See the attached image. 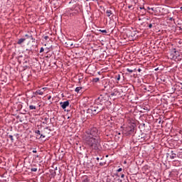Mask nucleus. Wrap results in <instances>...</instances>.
Returning a JSON list of instances; mask_svg holds the SVG:
<instances>
[{
    "label": "nucleus",
    "mask_w": 182,
    "mask_h": 182,
    "mask_svg": "<svg viewBox=\"0 0 182 182\" xmlns=\"http://www.w3.org/2000/svg\"><path fill=\"white\" fill-rule=\"evenodd\" d=\"M83 140L91 150L102 151V138H100V133L97 128L90 127L84 134Z\"/></svg>",
    "instance_id": "nucleus-1"
},
{
    "label": "nucleus",
    "mask_w": 182,
    "mask_h": 182,
    "mask_svg": "<svg viewBox=\"0 0 182 182\" xmlns=\"http://www.w3.org/2000/svg\"><path fill=\"white\" fill-rule=\"evenodd\" d=\"M107 102L106 95H100L95 100V104L91 105L86 112L84 111L83 119H92L93 116L99 114L105 109V103Z\"/></svg>",
    "instance_id": "nucleus-2"
},
{
    "label": "nucleus",
    "mask_w": 182,
    "mask_h": 182,
    "mask_svg": "<svg viewBox=\"0 0 182 182\" xmlns=\"http://www.w3.org/2000/svg\"><path fill=\"white\" fill-rule=\"evenodd\" d=\"M69 4H73V6L71 8L67 9V14L72 18V16H76L77 14L80 12V7L79 4L75 1V0H71Z\"/></svg>",
    "instance_id": "nucleus-3"
},
{
    "label": "nucleus",
    "mask_w": 182,
    "mask_h": 182,
    "mask_svg": "<svg viewBox=\"0 0 182 182\" xmlns=\"http://www.w3.org/2000/svg\"><path fill=\"white\" fill-rule=\"evenodd\" d=\"M138 140L140 141H147V140H150V135L144 133H141V135L139 136Z\"/></svg>",
    "instance_id": "nucleus-4"
},
{
    "label": "nucleus",
    "mask_w": 182,
    "mask_h": 182,
    "mask_svg": "<svg viewBox=\"0 0 182 182\" xmlns=\"http://www.w3.org/2000/svg\"><path fill=\"white\" fill-rule=\"evenodd\" d=\"M136 125L134 124H133L132 125L129 126L128 127H127V129H126L127 136H130V135L133 134V133H134V127Z\"/></svg>",
    "instance_id": "nucleus-5"
},
{
    "label": "nucleus",
    "mask_w": 182,
    "mask_h": 182,
    "mask_svg": "<svg viewBox=\"0 0 182 182\" xmlns=\"http://www.w3.org/2000/svg\"><path fill=\"white\" fill-rule=\"evenodd\" d=\"M166 157L171 159L174 160V159H177V154L176 153V151H169V153L166 154Z\"/></svg>",
    "instance_id": "nucleus-6"
},
{
    "label": "nucleus",
    "mask_w": 182,
    "mask_h": 182,
    "mask_svg": "<svg viewBox=\"0 0 182 182\" xmlns=\"http://www.w3.org/2000/svg\"><path fill=\"white\" fill-rule=\"evenodd\" d=\"M69 105H70L69 100L60 102V107H62L63 110H65V109H66L68 106H69Z\"/></svg>",
    "instance_id": "nucleus-7"
},
{
    "label": "nucleus",
    "mask_w": 182,
    "mask_h": 182,
    "mask_svg": "<svg viewBox=\"0 0 182 182\" xmlns=\"http://www.w3.org/2000/svg\"><path fill=\"white\" fill-rule=\"evenodd\" d=\"M111 96H120V92L119 91V89L114 88L111 93Z\"/></svg>",
    "instance_id": "nucleus-8"
},
{
    "label": "nucleus",
    "mask_w": 182,
    "mask_h": 182,
    "mask_svg": "<svg viewBox=\"0 0 182 182\" xmlns=\"http://www.w3.org/2000/svg\"><path fill=\"white\" fill-rule=\"evenodd\" d=\"M30 48V55H33L36 50H38V47L36 46H32Z\"/></svg>",
    "instance_id": "nucleus-9"
},
{
    "label": "nucleus",
    "mask_w": 182,
    "mask_h": 182,
    "mask_svg": "<svg viewBox=\"0 0 182 182\" xmlns=\"http://www.w3.org/2000/svg\"><path fill=\"white\" fill-rule=\"evenodd\" d=\"M105 14L109 18V19H112V18H113V11H112V10H107Z\"/></svg>",
    "instance_id": "nucleus-10"
},
{
    "label": "nucleus",
    "mask_w": 182,
    "mask_h": 182,
    "mask_svg": "<svg viewBox=\"0 0 182 182\" xmlns=\"http://www.w3.org/2000/svg\"><path fill=\"white\" fill-rule=\"evenodd\" d=\"M33 95H35L36 96H38V95L42 96L43 95V91H42V90H37L36 92H33Z\"/></svg>",
    "instance_id": "nucleus-11"
},
{
    "label": "nucleus",
    "mask_w": 182,
    "mask_h": 182,
    "mask_svg": "<svg viewBox=\"0 0 182 182\" xmlns=\"http://www.w3.org/2000/svg\"><path fill=\"white\" fill-rule=\"evenodd\" d=\"M25 41H26V38H19L17 41V45H22Z\"/></svg>",
    "instance_id": "nucleus-12"
},
{
    "label": "nucleus",
    "mask_w": 182,
    "mask_h": 182,
    "mask_svg": "<svg viewBox=\"0 0 182 182\" xmlns=\"http://www.w3.org/2000/svg\"><path fill=\"white\" fill-rule=\"evenodd\" d=\"M114 79L117 80V83H119V80L121 79L120 74H117L114 76Z\"/></svg>",
    "instance_id": "nucleus-13"
},
{
    "label": "nucleus",
    "mask_w": 182,
    "mask_h": 182,
    "mask_svg": "<svg viewBox=\"0 0 182 182\" xmlns=\"http://www.w3.org/2000/svg\"><path fill=\"white\" fill-rule=\"evenodd\" d=\"M43 120H44L43 122V124H48V120H49V117H44L43 118Z\"/></svg>",
    "instance_id": "nucleus-14"
},
{
    "label": "nucleus",
    "mask_w": 182,
    "mask_h": 182,
    "mask_svg": "<svg viewBox=\"0 0 182 182\" xmlns=\"http://www.w3.org/2000/svg\"><path fill=\"white\" fill-rule=\"evenodd\" d=\"M82 182H90V179H89V178H87V176H84L82 178Z\"/></svg>",
    "instance_id": "nucleus-15"
},
{
    "label": "nucleus",
    "mask_w": 182,
    "mask_h": 182,
    "mask_svg": "<svg viewBox=\"0 0 182 182\" xmlns=\"http://www.w3.org/2000/svg\"><path fill=\"white\" fill-rule=\"evenodd\" d=\"M99 80H100V78H99V77H95V78H93V79L92 80V83H97V82H99Z\"/></svg>",
    "instance_id": "nucleus-16"
},
{
    "label": "nucleus",
    "mask_w": 182,
    "mask_h": 182,
    "mask_svg": "<svg viewBox=\"0 0 182 182\" xmlns=\"http://www.w3.org/2000/svg\"><path fill=\"white\" fill-rule=\"evenodd\" d=\"M28 109H29V110H36V106L29 105Z\"/></svg>",
    "instance_id": "nucleus-17"
},
{
    "label": "nucleus",
    "mask_w": 182,
    "mask_h": 182,
    "mask_svg": "<svg viewBox=\"0 0 182 182\" xmlns=\"http://www.w3.org/2000/svg\"><path fill=\"white\" fill-rule=\"evenodd\" d=\"M80 90H82V87H77L75 90V92H76L77 93H79Z\"/></svg>",
    "instance_id": "nucleus-18"
},
{
    "label": "nucleus",
    "mask_w": 182,
    "mask_h": 182,
    "mask_svg": "<svg viewBox=\"0 0 182 182\" xmlns=\"http://www.w3.org/2000/svg\"><path fill=\"white\" fill-rule=\"evenodd\" d=\"M9 138L11 139V143H14V136H12V135H9Z\"/></svg>",
    "instance_id": "nucleus-19"
},
{
    "label": "nucleus",
    "mask_w": 182,
    "mask_h": 182,
    "mask_svg": "<svg viewBox=\"0 0 182 182\" xmlns=\"http://www.w3.org/2000/svg\"><path fill=\"white\" fill-rule=\"evenodd\" d=\"M100 32H102V33H105V35H106V33H107V31L106 30H99Z\"/></svg>",
    "instance_id": "nucleus-20"
},
{
    "label": "nucleus",
    "mask_w": 182,
    "mask_h": 182,
    "mask_svg": "<svg viewBox=\"0 0 182 182\" xmlns=\"http://www.w3.org/2000/svg\"><path fill=\"white\" fill-rule=\"evenodd\" d=\"M127 71L129 73H133V72H134V70H130L129 68H127Z\"/></svg>",
    "instance_id": "nucleus-21"
},
{
    "label": "nucleus",
    "mask_w": 182,
    "mask_h": 182,
    "mask_svg": "<svg viewBox=\"0 0 182 182\" xmlns=\"http://www.w3.org/2000/svg\"><path fill=\"white\" fill-rule=\"evenodd\" d=\"M35 133H36V134H38V136H41V131L40 130H36Z\"/></svg>",
    "instance_id": "nucleus-22"
},
{
    "label": "nucleus",
    "mask_w": 182,
    "mask_h": 182,
    "mask_svg": "<svg viewBox=\"0 0 182 182\" xmlns=\"http://www.w3.org/2000/svg\"><path fill=\"white\" fill-rule=\"evenodd\" d=\"M31 171L36 172V171H38V168H31Z\"/></svg>",
    "instance_id": "nucleus-23"
},
{
    "label": "nucleus",
    "mask_w": 182,
    "mask_h": 182,
    "mask_svg": "<svg viewBox=\"0 0 182 182\" xmlns=\"http://www.w3.org/2000/svg\"><path fill=\"white\" fill-rule=\"evenodd\" d=\"M29 39H31V41H33V42H35V38H33V36L32 35H30Z\"/></svg>",
    "instance_id": "nucleus-24"
},
{
    "label": "nucleus",
    "mask_w": 182,
    "mask_h": 182,
    "mask_svg": "<svg viewBox=\"0 0 182 182\" xmlns=\"http://www.w3.org/2000/svg\"><path fill=\"white\" fill-rule=\"evenodd\" d=\"M163 122L164 121H161V119H158L159 124H163Z\"/></svg>",
    "instance_id": "nucleus-25"
},
{
    "label": "nucleus",
    "mask_w": 182,
    "mask_h": 182,
    "mask_svg": "<svg viewBox=\"0 0 182 182\" xmlns=\"http://www.w3.org/2000/svg\"><path fill=\"white\" fill-rule=\"evenodd\" d=\"M25 38H26L27 39H29L31 38V35L26 34Z\"/></svg>",
    "instance_id": "nucleus-26"
},
{
    "label": "nucleus",
    "mask_w": 182,
    "mask_h": 182,
    "mask_svg": "<svg viewBox=\"0 0 182 182\" xmlns=\"http://www.w3.org/2000/svg\"><path fill=\"white\" fill-rule=\"evenodd\" d=\"M26 50L28 52V55H31V48H27Z\"/></svg>",
    "instance_id": "nucleus-27"
},
{
    "label": "nucleus",
    "mask_w": 182,
    "mask_h": 182,
    "mask_svg": "<svg viewBox=\"0 0 182 182\" xmlns=\"http://www.w3.org/2000/svg\"><path fill=\"white\" fill-rule=\"evenodd\" d=\"M44 50H45V48H43V47H41L40 50V53H42V52H43Z\"/></svg>",
    "instance_id": "nucleus-28"
},
{
    "label": "nucleus",
    "mask_w": 182,
    "mask_h": 182,
    "mask_svg": "<svg viewBox=\"0 0 182 182\" xmlns=\"http://www.w3.org/2000/svg\"><path fill=\"white\" fill-rule=\"evenodd\" d=\"M46 136L43 134L40 135V139H45Z\"/></svg>",
    "instance_id": "nucleus-29"
},
{
    "label": "nucleus",
    "mask_w": 182,
    "mask_h": 182,
    "mask_svg": "<svg viewBox=\"0 0 182 182\" xmlns=\"http://www.w3.org/2000/svg\"><path fill=\"white\" fill-rule=\"evenodd\" d=\"M32 153H38V151H36V148H34L33 149Z\"/></svg>",
    "instance_id": "nucleus-30"
},
{
    "label": "nucleus",
    "mask_w": 182,
    "mask_h": 182,
    "mask_svg": "<svg viewBox=\"0 0 182 182\" xmlns=\"http://www.w3.org/2000/svg\"><path fill=\"white\" fill-rule=\"evenodd\" d=\"M149 29H151L153 28V24L150 23L149 25Z\"/></svg>",
    "instance_id": "nucleus-31"
},
{
    "label": "nucleus",
    "mask_w": 182,
    "mask_h": 182,
    "mask_svg": "<svg viewBox=\"0 0 182 182\" xmlns=\"http://www.w3.org/2000/svg\"><path fill=\"white\" fill-rule=\"evenodd\" d=\"M44 39L46 41H48V39H49V36H44Z\"/></svg>",
    "instance_id": "nucleus-32"
},
{
    "label": "nucleus",
    "mask_w": 182,
    "mask_h": 182,
    "mask_svg": "<svg viewBox=\"0 0 182 182\" xmlns=\"http://www.w3.org/2000/svg\"><path fill=\"white\" fill-rule=\"evenodd\" d=\"M122 170H123V169H122V168H119L117 169V171L118 173H120V171H122Z\"/></svg>",
    "instance_id": "nucleus-33"
},
{
    "label": "nucleus",
    "mask_w": 182,
    "mask_h": 182,
    "mask_svg": "<svg viewBox=\"0 0 182 182\" xmlns=\"http://www.w3.org/2000/svg\"><path fill=\"white\" fill-rule=\"evenodd\" d=\"M140 126L141 127H146V124H141Z\"/></svg>",
    "instance_id": "nucleus-34"
},
{
    "label": "nucleus",
    "mask_w": 182,
    "mask_h": 182,
    "mask_svg": "<svg viewBox=\"0 0 182 182\" xmlns=\"http://www.w3.org/2000/svg\"><path fill=\"white\" fill-rule=\"evenodd\" d=\"M144 90H147V92H151V90H148L146 87L144 88Z\"/></svg>",
    "instance_id": "nucleus-35"
},
{
    "label": "nucleus",
    "mask_w": 182,
    "mask_h": 182,
    "mask_svg": "<svg viewBox=\"0 0 182 182\" xmlns=\"http://www.w3.org/2000/svg\"><path fill=\"white\" fill-rule=\"evenodd\" d=\"M100 166H105V164H103V162H100Z\"/></svg>",
    "instance_id": "nucleus-36"
},
{
    "label": "nucleus",
    "mask_w": 182,
    "mask_h": 182,
    "mask_svg": "<svg viewBox=\"0 0 182 182\" xmlns=\"http://www.w3.org/2000/svg\"><path fill=\"white\" fill-rule=\"evenodd\" d=\"M121 178H124V174L122 173V174L121 175Z\"/></svg>",
    "instance_id": "nucleus-37"
},
{
    "label": "nucleus",
    "mask_w": 182,
    "mask_h": 182,
    "mask_svg": "<svg viewBox=\"0 0 182 182\" xmlns=\"http://www.w3.org/2000/svg\"><path fill=\"white\" fill-rule=\"evenodd\" d=\"M45 129H46V130H49V127H46L45 128Z\"/></svg>",
    "instance_id": "nucleus-38"
},
{
    "label": "nucleus",
    "mask_w": 182,
    "mask_h": 182,
    "mask_svg": "<svg viewBox=\"0 0 182 182\" xmlns=\"http://www.w3.org/2000/svg\"><path fill=\"white\" fill-rule=\"evenodd\" d=\"M139 9H144V6L139 7Z\"/></svg>",
    "instance_id": "nucleus-39"
},
{
    "label": "nucleus",
    "mask_w": 182,
    "mask_h": 182,
    "mask_svg": "<svg viewBox=\"0 0 182 182\" xmlns=\"http://www.w3.org/2000/svg\"><path fill=\"white\" fill-rule=\"evenodd\" d=\"M138 72H139V73L141 72V68H139V69H138Z\"/></svg>",
    "instance_id": "nucleus-40"
},
{
    "label": "nucleus",
    "mask_w": 182,
    "mask_h": 182,
    "mask_svg": "<svg viewBox=\"0 0 182 182\" xmlns=\"http://www.w3.org/2000/svg\"><path fill=\"white\" fill-rule=\"evenodd\" d=\"M14 136H15L16 137H18V136H19V134H14Z\"/></svg>",
    "instance_id": "nucleus-41"
},
{
    "label": "nucleus",
    "mask_w": 182,
    "mask_h": 182,
    "mask_svg": "<svg viewBox=\"0 0 182 182\" xmlns=\"http://www.w3.org/2000/svg\"><path fill=\"white\" fill-rule=\"evenodd\" d=\"M96 159L97 160V161H99V160H100V159L99 157H97Z\"/></svg>",
    "instance_id": "nucleus-42"
},
{
    "label": "nucleus",
    "mask_w": 182,
    "mask_h": 182,
    "mask_svg": "<svg viewBox=\"0 0 182 182\" xmlns=\"http://www.w3.org/2000/svg\"><path fill=\"white\" fill-rule=\"evenodd\" d=\"M147 9H148L149 11H150V9H151V8L147 7Z\"/></svg>",
    "instance_id": "nucleus-43"
},
{
    "label": "nucleus",
    "mask_w": 182,
    "mask_h": 182,
    "mask_svg": "<svg viewBox=\"0 0 182 182\" xmlns=\"http://www.w3.org/2000/svg\"><path fill=\"white\" fill-rule=\"evenodd\" d=\"M107 182H110V179H107Z\"/></svg>",
    "instance_id": "nucleus-44"
},
{
    "label": "nucleus",
    "mask_w": 182,
    "mask_h": 182,
    "mask_svg": "<svg viewBox=\"0 0 182 182\" xmlns=\"http://www.w3.org/2000/svg\"><path fill=\"white\" fill-rule=\"evenodd\" d=\"M151 9L153 11H154V8H151Z\"/></svg>",
    "instance_id": "nucleus-45"
},
{
    "label": "nucleus",
    "mask_w": 182,
    "mask_h": 182,
    "mask_svg": "<svg viewBox=\"0 0 182 182\" xmlns=\"http://www.w3.org/2000/svg\"><path fill=\"white\" fill-rule=\"evenodd\" d=\"M78 80L79 82H80L82 80V78H79Z\"/></svg>",
    "instance_id": "nucleus-46"
},
{
    "label": "nucleus",
    "mask_w": 182,
    "mask_h": 182,
    "mask_svg": "<svg viewBox=\"0 0 182 182\" xmlns=\"http://www.w3.org/2000/svg\"><path fill=\"white\" fill-rule=\"evenodd\" d=\"M128 8H129V9H130V8H132V6H129Z\"/></svg>",
    "instance_id": "nucleus-47"
},
{
    "label": "nucleus",
    "mask_w": 182,
    "mask_h": 182,
    "mask_svg": "<svg viewBox=\"0 0 182 182\" xmlns=\"http://www.w3.org/2000/svg\"><path fill=\"white\" fill-rule=\"evenodd\" d=\"M170 21H173V18H170Z\"/></svg>",
    "instance_id": "nucleus-48"
},
{
    "label": "nucleus",
    "mask_w": 182,
    "mask_h": 182,
    "mask_svg": "<svg viewBox=\"0 0 182 182\" xmlns=\"http://www.w3.org/2000/svg\"><path fill=\"white\" fill-rule=\"evenodd\" d=\"M155 70H159V68H156Z\"/></svg>",
    "instance_id": "nucleus-49"
},
{
    "label": "nucleus",
    "mask_w": 182,
    "mask_h": 182,
    "mask_svg": "<svg viewBox=\"0 0 182 182\" xmlns=\"http://www.w3.org/2000/svg\"><path fill=\"white\" fill-rule=\"evenodd\" d=\"M36 157H37V158L39 157V155H37Z\"/></svg>",
    "instance_id": "nucleus-50"
},
{
    "label": "nucleus",
    "mask_w": 182,
    "mask_h": 182,
    "mask_svg": "<svg viewBox=\"0 0 182 182\" xmlns=\"http://www.w3.org/2000/svg\"><path fill=\"white\" fill-rule=\"evenodd\" d=\"M68 119H70V117H68Z\"/></svg>",
    "instance_id": "nucleus-51"
},
{
    "label": "nucleus",
    "mask_w": 182,
    "mask_h": 182,
    "mask_svg": "<svg viewBox=\"0 0 182 182\" xmlns=\"http://www.w3.org/2000/svg\"><path fill=\"white\" fill-rule=\"evenodd\" d=\"M45 88H42V90H44Z\"/></svg>",
    "instance_id": "nucleus-52"
},
{
    "label": "nucleus",
    "mask_w": 182,
    "mask_h": 182,
    "mask_svg": "<svg viewBox=\"0 0 182 182\" xmlns=\"http://www.w3.org/2000/svg\"><path fill=\"white\" fill-rule=\"evenodd\" d=\"M48 99H50V97H48Z\"/></svg>",
    "instance_id": "nucleus-53"
},
{
    "label": "nucleus",
    "mask_w": 182,
    "mask_h": 182,
    "mask_svg": "<svg viewBox=\"0 0 182 182\" xmlns=\"http://www.w3.org/2000/svg\"><path fill=\"white\" fill-rule=\"evenodd\" d=\"M48 130H49V132H50V129H49Z\"/></svg>",
    "instance_id": "nucleus-54"
}]
</instances>
